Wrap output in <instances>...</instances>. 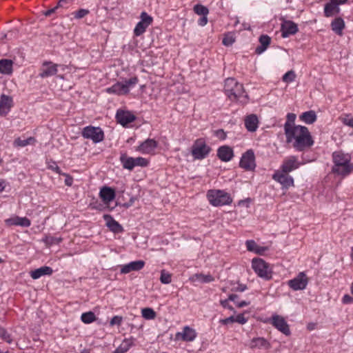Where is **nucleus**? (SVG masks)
Returning a JSON list of instances; mask_svg holds the SVG:
<instances>
[{
  "label": "nucleus",
  "mask_w": 353,
  "mask_h": 353,
  "mask_svg": "<svg viewBox=\"0 0 353 353\" xmlns=\"http://www.w3.org/2000/svg\"><path fill=\"white\" fill-rule=\"evenodd\" d=\"M285 137L287 143H291L294 140L293 147L297 151H303L314 144L313 139L305 126L296 125L294 126L293 130L290 131L287 125Z\"/></svg>",
  "instance_id": "f257e3e1"
},
{
  "label": "nucleus",
  "mask_w": 353,
  "mask_h": 353,
  "mask_svg": "<svg viewBox=\"0 0 353 353\" xmlns=\"http://www.w3.org/2000/svg\"><path fill=\"white\" fill-rule=\"evenodd\" d=\"M332 179L336 181L337 185L343 179L353 172V163H351V156L348 153L337 151L332 153Z\"/></svg>",
  "instance_id": "f03ea898"
},
{
  "label": "nucleus",
  "mask_w": 353,
  "mask_h": 353,
  "mask_svg": "<svg viewBox=\"0 0 353 353\" xmlns=\"http://www.w3.org/2000/svg\"><path fill=\"white\" fill-rule=\"evenodd\" d=\"M224 92L231 101L240 100L241 102L245 103L248 99V95L244 94L243 85L234 78L225 79Z\"/></svg>",
  "instance_id": "7ed1b4c3"
},
{
  "label": "nucleus",
  "mask_w": 353,
  "mask_h": 353,
  "mask_svg": "<svg viewBox=\"0 0 353 353\" xmlns=\"http://www.w3.org/2000/svg\"><path fill=\"white\" fill-rule=\"evenodd\" d=\"M207 197L210 203L214 206L229 205L232 201V199L228 193L220 190H208Z\"/></svg>",
  "instance_id": "20e7f679"
},
{
  "label": "nucleus",
  "mask_w": 353,
  "mask_h": 353,
  "mask_svg": "<svg viewBox=\"0 0 353 353\" xmlns=\"http://www.w3.org/2000/svg\"><path fill=\"white\" fill-rule=\"evenodd\" d=\"M252 267L257 275L265 280L272 279V270L270 265L263 259L254 258L252 261Z\"/></svg>",
  "instance_id": "39448f33"
},
{
  "label": "nucleus",
  "mask_w": 353,
  "mask_h": 353,
  "mask_svg": "<svg viewBox=\"0 0 353 353\" xmlns=\"http://www.w3.org/2000/svg\"><path fill=\"white\" fill-rule=\"evenodd\" d=\"M211 150L203 139H198L192 146L191 153L195 159L201 160L208 157Z\"/></svg>",
  "instance_id": "423d86ee"
},
{
  "label": "nucleus",
  "mask_w": 353,
  "mask_h": 353,
  "mask_svg": "<svg viewBox=\"0 0 353 353\" xmlns=\"http://www.w3.org/2000/svg\"><path fill=\"white\" fill-rule=\"evenodd\" d=\"M82 137L84 139H91L94 143H97L103 140L104 132L99 127L89 125L83 129Z\"/></svg>",
  "instance_id": "0eeeda50"
},
{
  "label": "nucleus",
  "mask_w": 353,
  "mask_h": 353,
  "mask_svg": "<svg viewBox=\"0 0 353 353\" xmlns=\"http://www.w3.org/2000/svg\"><path fill=\"white\" fill-rule=\"evenodd\" d=\"M239 166L247 171H251L255 169L256 166L255 163V155L252 149L247 150L242 154L239 162Z\"/></svg>",
  "instance_id": "6e6552de"
},
{
  "label": "nucleus",
  "mask_w": 353,
  "mask_h": 353,
  "mask_svg": "<svg viewBox=\"0 0 353 353\" xmlns=\"http://www.w3.org/2000/svg\"><path fill=\"white\" fill-rule=\"evenodd\" d=\"M141 21L138 22L134 30V34L138 37L144 33L147 28L152 23L153 19L145 12H142L140 16Z\"/></svg>",
  "instance_id": "1a4fd4ad"
},
{
  "label": "nucleus",
  "mask_w": 353,
  "mask_h": 353,
  "mask_svg": "<svg viewBox=\"0 0 353 353\" xmlns=\"http://www.w3.org/2000/svg\"><path fill=\"white\" fill-rule=\"evenodd\" d=\"M307 283L308 278L303 272H300L295 278L288 282L289 287L295 291L304 290Z\"/></svg>",
  "instance_id": "9d476101"
},
{
  "label": "nucleus",
  "mask_w": 353,
  "mask_h": 353,
  "mask_svg": "<svg viewBox=\"0 0 353 353\" xmlns=\"http://www.w3.org/2000/svg\"><path fill=\"white\" fill-rule=\"evenodd\" d=\"M272 325L275 327L278 330L286 336L290 334V330L285 319L278 314H274L272 316Z\"/></svg>",
  "instance_id": "9b49d317"
},
{
  "label": "nucleus",
  "mask_w": 353,
  "mask_h": 353,
  "mask_svg": "<svg viewBox=\"0 0 353 353\" xmlns=\"http://www.w3.org/2000/svg\"><path fill=\"white\" fill-rule=\"evenodd\" d=\"M272 179L280 183L283 188H289L291 186L294 185V180L293 178L288 174V173H285L281 172H276L273 176Z\"/></svg>",
  "instance_id": "f8f14e48"
},
{
  "label": "nucleus",
  "mask_w": 353,
  "mask_h": 353,
  "mask_svg": "<svg viewBox=\"0 0 353 353\" xmlns=\"http://www.w3.org/2000/svg\"><path fill=\"white\" fill-rule=\"evenodd\" d=\"M301 165L298 161V158L295 156H290L284 159L283 164L281 167V171L285 173H289L297 168Z\"/></svg>",
  "instance_id": "ddd939ff"
},
{
  "label": "nucleus",
  "mask_w": 353,
  "mask_h": 353,
  "mask_svg": "<svg viewBox=\"0 0 353 353\" xmlns=\"http://www.w3.org/2000/svg\"><path fill=\"white\" fill-rule=\"evenodd\" d=\"M281 35L283 38H286L292 34H295L299 29L297 25L292 21H284L281 24Z\"/></svg>",
  "instance_id": "4468645a"
},
{
  "label": "nucleus",
  "mask_w": 353,
  "mask_h": 353,
  "mask_svg": "<svg viewBox=\"0 0 353 353\" xmlns=\"http://www.w3.org/2000/svg\"><path fill=\"white\" fill-rule=\"evenodd\" d=\"M158 143L154 139H148L142 142L136 149L143 154H150L157 147Z\"/></svg>",
  "instance_id": "2eb2a0df"
},
{
  "label": "nucleus",
  "mask_w": 353,
  "mask_h": 353,
  "mask_svg": "<svg viewBox=\"0 0 353 353\" xmlns=\"http://www.w3.org/2000/svg\"><path fill=\"white\" fill-rule=\"evenodd\" d=\"M116 119L118 123L125 126L134 121L136 118L128 111L119 110L116 114Z\"/></svg>",
  "instance_id": "dca6fc26"
},
{
  "label": "nucleus",
  "mask_w": 353,
  "mask_h": 353,
  "mask_svg": "<svg viewBox=\"0 0 353 353\" xmlns=\"http://www.w3.org/2000/svg\"><path fill=\"white\" fill-rule=\"evenodd\" d=\"M217 157L223 161H230L234 157V151L232 148L228 145L220 146L217 150Z\"/></svg>",
  "instance_id": "f3484780"
},
{
  "label": "nucleus",
  "mask_w": 353,
  "mask_h": 353,
  "mask_svg": "<svg viewBox=\"0 0 353 353\" xmlns=\"http://www.w3.org/2000/svg\"><path fill=\"white\" fill-rule=\"evenodd\" d=\"M103 219L106 221V225L110 230L115 234L121 233L123 232V226L110 214H104Z\"/></svg>",
  "instance_id": "a211bd4d"
},
{
  "label": "nucleus",
  "mask_w": 353,
  "mask_h": 353,
  "mask_svg": "<svg viewBox=\"0 0 353 353\" xmlns=\"http://www.w3.org/2000/svg\"><path fill=\"white\" fill-rule=\"evenodd\" d=\"M12 105V98L3 94H1L0 98V115L6 116Z\"/></svg>",
  "instance_id": "6ab92c4d"
},
{
  "label": "nucleus",
  "mask_w": 353,
  "mask_h": 353,
  "mask_svg": "<svg viewBox=\"0 0 353 353\" xmlns=\"http://www.w3.org/2000/svg\"><path fill=\"white\" fill-rule=\"evenodd\" d=\"M144 265L145 262L142 260L132 261L121 268V273L128 274L132 271H139L144 267Z\"/></svg>",
  "instance_id": "aec40b11"
},
{
  "label": "nucleus",
  "mask_w": 353,
  "mask_h": 353,
  "mask_svg": "<svg viewBox=\"0 0 353 353\" xmlns=\"http://www.w3.org/2000/svg\"><path fill=\"white\" fill-rule=\"evenodd\" d=\"M57 72V65L52 64V63L46 62L43 64L39 73V77L41 78H46L53 76Z\"/></svg>",
  "instance_id": "412c9836"
},
{
  "label": "nucleus",
  "mask_w": 353,
  "mask_h": 353,
  "mask_svg": "<svg viewBox=\"0 0 353 353\" xmlns=\"http://www.w3.org/2000/svg\"><path fill=\"white\" fill-rule=\"evenodd\" d=\"M6 223L8 225H19L22 227H29L31 225V221L27 217H20L15 216L6 220Z\"/></svg>",
  "instance_id": "4be33fe9"
},
{
  "label": "nucleus",
  "mask_w": 353,
  "mask_h": 353,
  "mask_svg": "<svg viewBox=\"0 0 353 353\" xmlns=\"http://www.w3.org/2000/svg\"><path fill=\"white\" fill-rule=\"evenodd\" d=\"M99 196L105 203H109L115 198V191L108 186L103 187L99 192Z\"/></svg>",
  "instance_id": "5701e85b"
},
{
  "label": "nucleus",
  "mask_w": 353,
  "mask_h": 353,
  "mask_svg": "<svg viewBox=\"0 0 353 353\" xmlns=\"http://www.w3.org/2000/svg\"><path fill=\"white\" fill-rule=\"evenodd\" d=\"M176 338L181 336L183 341H192L196 337L195 330L189 326H185L182 332H178L176 334Z\"/></svg>",
  "instance_id": "b1692460"
},
{
  "label": "nucleus",
  "mask_w": 353,
  "mask_h": 353,
  "mask_svg": "<svg viewBox=\"0 0 353 353\" xmlns=\"http://www.w3.org/2000/svg\"><path fill=\"white\" fill-rule=\"evenodd\" d=\"M258 117L255 114H250L245 119V126L249 132H255L258 128Z\"/></svg>",
  "instance_id": "393cba45"
},
{
  "label": "nucleus",
  "mask_w": 353,
  "mask_h": 353,
  "mask_svg": "<svg viewBox=\"0 0 353 353\" xmlns=\"http://www.w3.org/2000/svg\"><path fill=\"white\" fill-rule=\"evenodd\" d=\"M108 93H114L118 95L126 94L129 92L130 89H128L125 85H123L122 83L117 82L110 88L106 89Z\"/></svg>",
  "instance_id": "a878e982"
},
{
  "label": "nucleus",
  "mask_w": 353,
  "mask_h": 353,
  "mask_svg": "<svg viewBox=\"0 0 353 353\" xmlns=\"http://www.w3.org/2000/svg\"><path fill=\"white\" fill-rule=\"evenodd\" d=\"M53 272L52 269L49 266H42L30 272V276L33 279H37L42 276L51 275Z\"/></svg>",
  "instance_id": "bb28decb"
},
{
  "label": "nucleus",
  "mask_w": 353,
  "mask_h": 353,
  "mask_svg": "<svg viewBox=\"0 0 353 353\" xmlns=\"http://www.w3.org/2000/svg\"><path fill=\"white\" fill-rule=\"evenodd\" d=\"M260 46H257L255 49V52L257 54L263 53L269 46L271 42V38L267 34H262L259 39Z\"/></svg>",
  "instance_id": "cd10ccee"
},
{
  "label": "nucleus",
  "mask_w": 353,
  "mask_h": 353,
  "mask_svg": "<svg viewBox=\"0 0 353 353\" xmlns=\"http://www.w3.org/2000/svg\"><path fill=\"white\" fill-rule=\"evenodd\" d=\"M13 61L11 59H2L0 60V73L11 74L13 69Z\"/></svg>",
  "instance_id": "c85d7f7f"
},
{
  "label": "nucleus",
  "mask_w": 353,
  "mask_h": 353,
  "mask_svg": "<svg viewBox=\"0 0 353 353\" xmlns=\"http://www.w3.org/2000/svg\"><path fill=\"white\" fill-rule=\"evenodd\" d=\"M345 28L344 20L341 17H336L332 21V31L339 36L343 34V30Z\"/></svg>",
  "instance_id": "c756f323"
},
{
  "label": "nucleus",
  "mask_w": 353,
  "mask_h": 353,
  "mask_svg": "<svg viewBox=\"0 0 353 353\" xmlns=\"http://www.w3.org/2000/svg\"><path fill=\"white\" fill-rule=\"evenodd\" d=\"M120 161L124 169L132 170L135 167L134 158L128 157L125 153L121 154Z\"/></svg>",
  "instance_id": "7c9ffc66"
},
{
  "label": "nucleus",
  "mask_w": 353,
  "mask_h": 353,
  "mask_svg": "<svg viewBox=\"0 0 353 353\" xmlns=\"http://www.w3.org/2000/svg\"><path fill=\"white\" fill-rule=\"evenodd\" d=\"M261 348L263 347L266 350H268L270 347V344L268 342L266 339L262 337L254 338L251 341L250 348Z\"/></svg>",
  "instance_id": "2f4dec72"
},
{
  "label": "nucleus",
  "mask_w": 353,
  "mask_h": 353,
  "mask_svg": "<svg viewBox=\"0 0 353 353\" xmlns=\"http://www.w3.org/2000/svg\"><path fill=\"white\" fill-rule=\"evenodd\" d=\"M300 119L307 124H312L316 120V114L314 110H310L302 113Z\"/></svg>",
  "instance_id": "473e14b6"
},
{
  "label": "nucleus",
  "mask_w": 353,
  "mask_h": 353,
  "mask_svg": "<svg viewBox=\"0 0 353 353\" xmlns=\"http://www.w3.org/2000/svg\"><path fill=\"white\" fill-rule=\"evenodd\" d=\"M35 142V139L34 137H29L26 139H21V138H17L14 141V147H25L30 144H33Z\"/></svg>",
  "instance_id": "72a5a7b5"
},
{
  "label": "nucleus",
  "mask_w": 353,
  "mask_h": 353,
  "mask_svg": "<svg viewBox=\"0 0 353 353\" xmlns=\"http://www.w3.org/2000/svg\"><path fill=\"white\" fill-rule=\"evenodd\" d=\"M296 119V114L294 113H288L287 114V121L284 125L285 134H286V126L288 125V128L290 130H293L294 121Z\"/></svg>",
  "instance_id": "f704fd0d"
},
{
  "label": "nucleus",
  "mask_w": 353,
  "mask_h": 353,
  "mask_svg": "<svg viewBox=\"0 0 353 353\" xmlns=\"http://www.w3.org/2000/svg\"><path fill=\"white\" fill-rule=\"evenodd\" d=\"M81 319L85 323H90L96 320V316L94 312L90 311L83 313Z\"/></svg>",
  "instance_id": "c9c22d12"
},
{
  "label": "nucleus",
  "mask_w": 353,
  "mask_h": 353,
  "mask_svg": "<svg viewBox=\"0 0 353 353\" xmlns=\"http://www.w3.org/2000/svg\"><path fill=\"white\" fill-rule=\"evenodd\" d=\"M141 313L143 317L148 320L154 319L156 317V312L153 309L150 307L143 308Z\"/></svg>",
  "instance_id": "e433bc0d"
},
{
  "label": "nucleus",
  "mask_w": 353,
  "mask_h": 353,
  "mask_svg": "<svg viewBox=\"0 0 353 353\" xmlns=\"http://www.w3.org/2000/svg\"><path fill=\"white\" fill-rule=\"evenodd\" d=\"M296 77L294 70H291L287 72L282 77V81L285 83H290L293 82Z\"/></svg>",
  "instance_id": "4c0bfd02"
},
{
  "label": "nucleus",
  "mask_w": 353,
  "mask_h": 353,
  "mask_svg": "<svg viewBox=\"0 0 353 353\" xmlns=\"http://www.w3.org/2000/svg\"><path fill=\"white\" fill-rule=\"evenodd\" d=\"M134 339L132 337L130 339H125L119 346L126 353L130 348L134 345Z\"/></svg>",
  "instance_id": "58836bf2"
},
{
  "label": "nucleus",
  "mask_w": 353,
  "mask_h": 353,
  "mask_svg": "<svg viewBox=\"0 0 353 353\" xmlns=\"http://www.w3.org/2000/svg\"><path fill=\"white\" fill-rule=\"evenodd\" d=\"M194 11L196 14L199 15H208L209 10L207 7L201 5V4H196L194 6Z\"/></svg>",
  "instance_id": "ea45409f"
},
{
  "label": "nucleus",
  "mask_w": 353,
  "mask_h": 353,
  "mask_svg": "<svg viewBox=\"0 0 353 353\" xmlns=\"http://www.w3.org/2000/svg\"><path fill=\"white\" fill-rule=\"evenodd\" d=\"M160 281L163 284H169L172 281V274L165 272V270H161Z\"/></svg>",
  "instance_id": "a19ab883"
},
{
  "label": "nucleus",
  "mask_w": 353,
  "mask_h": 353,
  "mask_svg": "<svg viewBox=\"0 0 353 353\" xmlns=\"http://www.w3.org/2000/svg\"><path fill=\"white\" fill-rule=\"evenodd\" d=\"M348 0H332V15L336 14L340 12L339 5L345 4Z\"/></svg>",
  "instance_id": "79ce46f5"
},
{
  "label": "nucleus",
  "mask_w": 353,
  "mask_h": 353,
  "mask_svg": "<svg viewBox=\"0 0 353 353\" xmlns=\"http://www.w3.org/2000/svg\"><path fill=\"white\" fill-rule=\"evenodd\" d=\"M0 336L8 343L12 341L10 334L1 326H0Z\"/></svg>",
  "instance_id": "37998d69"
},
{
  "label": "nucleus",
  "mask_w": 353,
  "mask_h": 353,
  "mask_svg": "<svg viewBox=\"0 0 353 353\" xmlns=\"http://www.w3.org/2000/svg\"><path fill=\"white\" fill-rule=\"evenodd\" d=\"M134 164L136 166H141V167H146L149 164V161L148 159L143 158V157H137L134 158Z\"/></svg>",
  "instance_id": "c03bdc74"
},
{
  "label": "nucleus",
  "mask_w": 353,
  "mask_h": 353,
  "mask_svg": "<svg viewBox=\"0 0 353 353\" xmlns=\"http://www.w3.org/2000/svg\"><path fill=\"white\" fill-rule=\"evenodd\" d=\"M196 276L203 283H210L214 280V277L210 274L205 275L203 274H196Z\"/></svg>",
  "instance_id": "a18cd8bd"
},
{
  "label": "nucleus",
  "mask_w": 353,
  "mask_h": 353,
  "mask_svg": "<svg viewBox=\"0 0 353 353\" xmlns=\"http://www.w3.org/2000/svg\"><path fill=\"white\" fill-rule=\"evenodd\" d=\"M90 13V11L87 9H79L74 12V18L82 19Z\"/></svg>",
  "instance_id": "49530a36"
},
{
  "label": "nucleus",
  "mask_w": 353,
  "mask_h": 353,
  "mask_svg": "<svg viewBox=\"0 0 353 353\" xmlns=\"http://www.w3.org/2000/svg\"><path fill=\"white\" fill-rule=\"evenodd\" d=\"M340 120L344 125L353 128V117L350 116L341 117Z\"/></svg>",
  "instance_id": "de8ad7c7"
},
{
  "label": "nucleus",
  "mask_w": 353,
  "mask_h": 353,
  "mask_svg": "<svg viewBox=\"0 0 353 353\" xmlns=\"http://www.w3.org/2000/svg\"><path fill=\"white\" fill-rule=\"evenodd\" d=\"M139 81V79L137 77H131L130 79L125 81V83H123V85H125L128 89L130 88V87L136 85Z\"/></svg>",
  "instance_id": "09e8293b"
},
{
  "label": "nucleus",
  "mask_w": 353,
  "mask_h": 353,
  "mask_svg": "<svg viewBox=\"0 0 353 353\" xmlns=\"http://www.w3.org/2000/svg\"><path fill=\"white\" fill-rule=\"evenodd\" d=\"M245 245L248 251L255 252L257 245L253 240H248L245 242Z\"/></svg>",
  "instance_id": "8fccbe9b"
},
{
  "label": "nucleus",
  "mask_w": 353,
  "mask_h": 353,
  "mask_svg": "<svg viewBox=\"0 0 353 353\" xmlns=\"http://www.w3.org/2000/svg\"><path fill=\"white\" fill-rule=\"evenodd\" d=\"M61 241V239H57L53 236H46V238L43 239V241L47 245H52L53 243H58Z\"/></svg>",
  "instance_id": "3c124183"
},
{
  "label": "nucleus",
  "mask_w": 353,
  "mask_h": 353,
  "mask_svg": "<svg viewBox=\"0 0 353 353\" xmlns=\"http://www.w3.org/2000/svg\"><path fill=\"white\" fill-rule=\"evenodd\" d=\"M234 42V39L230 35H226L222 41V43L224 46H230L232 45V43Z\"/></svg>",
  "instance_id": "603ef678"
},
{
  "label": "nucleus",
  "mask_w": 353,
  "mask_h": 353,
  "mask_svg": "<svg viewBox=\"0 0 353 353\" xmlns=\"http://www.w3.org/2000/svg\"><path fill=\"white\" fill-rule=\"evenodd\" d=\"M214 134L221 140H225L227 137L226 133L222 129L216 130Z\"/></svg>",
  "instance_id": "864d4df0"
},
{
  "label": "nucleus",
  "mask_w": 353,
  "mask_h": 353,
  "mask_svg": "<svg viewBox=\"0 0 353 353\" xmlns=\"http://www.w3.org/2000/svg\"><path fill=\"white\" fill-rule=\"evenodd\" d=\"M235 322H237L240 324H245L248 319L244 316L243 314H239L236 317H234Z\"/></svg>",
  "instance_id": "5fc2aeb1"
},
{
  "label": "nucleus",
  "mask_w": 353,
  "mask_h": 353,
  "mask_svg": "<svg viewBox=\"0 0 353 353\" xmlns=\"http://www.w3.org/2000/svg\"><path fill=\"white\" fill-rule=\"evenodd\" d=\"M121 322H122V317L121 316H114L110 320V323L111 325H120Z\"/></svg>",
  "instance_id": "6e6d98bb"
},
{
  "label": "nucleus",
  "mask_w": 353,
  "mask_h": 353,
  "mask_svg": "<svg viewBox=\"0 0 353 353\" xmlns=\"http://www.w3.org/2000/svg\"><path fill=\"white\" fill-rule=\"evenodd\" d=\"M61 174L65 176V184L69 187L72 186L73 183V178L70 174L66 173H62Z\"/></svg>",
  "instance_id": "4d7b16f0"
},
{
  "label": "nucleus",
  "mask_w": 353,
  "mask_h": 353,
  "mask_svg": "<svg viewBox=\"0 0 353 353\" xmlns=\"http://www.w3.org/2000/svg\"><path fill=\"white\" fill-rule=\"evenodd\" d=\"M228 302H229V299H227L225 300H221L220 301V303L223 307L227 308L231 311H234V307L232 305H230Z\"/></svg>",
  "instance_id": "13d9d810"
},
{
  "label": "nucleus",
  "mask_w": 353,
  "mask_h": 353,
  "mask_svg": "<svg viewBox=\"0 0 353 353\" xmlns=\"http://www.w3.org/2000/svg\"><path fill=\"white\" fill-rule=\"evenodd\" d=\"M324 13L327 17H331V0L325 4Z\"/></svg>",
  "instance_id": "bf43d9fd"
},
{
  "label": "nucleus",
  "mask_w": 353,
  "mask_h": 353,
  "mask_svg": "<svg viewBox=\"0 0 353 353\" xmlns=\"http://www.w3.org/2000/svg\"><path fill=\"white\" fill-rule=\"evenodd\" d=\"M219 322L221 324H223V325H227L228 323H232L235 322L234 316H231L230 317L221 319Z\"/></svg>",
  "instance_id": "052dcab7"
},
{
  "label": "nucleus",
  "mask_w": 353,
  "mask_h": 353,
  "mask_svg": "<svg viewBox=\"0 0 353 353\" xmlns=\"http://www.w3.org/2000/svg\"><path fill=\"white\" fill-rule=\"evenodd\" d=\"M12 34V32L11 31H9L7 33L1 32L0 33V41L3 39H11Z\"/></svg>",
  "instance_id": "680f3d73"
},
{
  "label": "nucleus",
  "mask_w": 353,
  "mask_h": 353,
  "mask_svg": "<svg viewBox=\"0 0 353 353\" xmlns=\"http://www.w3.org/2000/svg\"><path fill=\"white\" fill-rule=\"evenodd\" d=\"M343 303H345V304L352 303H353V298L351 296L348 295V294H345L343 297Z\"/></svg>",
  "instance_id": "e2e57ef3"
},
{
  "label": "nucleus",
  "mask_w": 353,
  "mask_h": 353,
  "mask_svg": "<svg viewBox=\"0 0 353 353\" xmlns=\"http://www.w3.org/2000/svg\"><path fill=\"white\" fill-rule=\"evenodd\" d=\"M247 289V286L244 284H238V285L236 288H234L232 289L233 291L236 292H243Z\"/></svg>",
  "instance_id": "0e129e2a"
},
{
  "label": "nucleus",
  "mask_w": 353,
  "mask_h": 353,
  "mask_svg": "<svg viewBox=\"0 0 353 353\" xmlns=\"http://www.w3.org/2000/svg\"><path fill=\"white\" fill-rule=\"evenodd\" d=\"M51 170H54V172H56L57 174H61L62 172H61V170L60 169V168L55 163H54V165H50L49 167Z\"/></svg>",
  "instance_id": "69168bd1"
},
{
  "label": "nucleus",
  "mask_w": 353,
  "mask_h": 353,
  "mask_svg": "<svg viewBox=\"0 0 353 353\" xmlns=\"http://www.w3.org/2000/svg\"><path fill=\"white\" fill-rule=\"evenodd\" d=\"M58 8H59V7H58V6H57V5L55 7H54V8H51V9H49V10H46V11L44 12L45 16H46V17H49V16H50L52 13L55 12V11H56Z\"/></svg>",
  "instance_id": "338daca9"
},
{
  "label": "nucleus",
  "mask_w": 353,
  "mask_h": 353,
  "mask_svg": "<svg viewBox=\"0 0 353 353\" xmlns=\"http://www.w3.org/2000/svg\"><path fill=\"white\" fill-rule=\"evenodd\" d=\"M207 22H208L207 15H205V16H202V17L200 18L198 23L200 26H203L207 23Z\"/></svg>",
  "instance_id": "774afa93"
}]
</instances>
